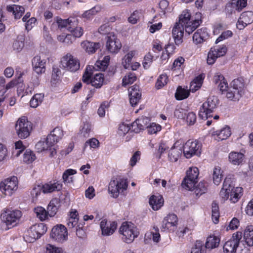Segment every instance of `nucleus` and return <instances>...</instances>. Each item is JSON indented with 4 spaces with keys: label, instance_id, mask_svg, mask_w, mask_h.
I'll return each mask as SVG.
<instances>
[{
    "label": "nucleus",
    "instance_id": "1a4fd4ad",
    "mask_svg": "<svg viewBox=\"0 0 253 253\" xmlns=\"http://www.w3.org/2000/svg\"><path fill=\"white\" fill-rule=\"evenodd\" d=\"M128 182L126 179L120 178L118 180L111 179L108 186V191L114 198L118 197L120 192L126 190Z\"/></svg>",
    "mask_w": 253,
    "mask_h": 253
},
{
    "label": "nucleus",
    "instance_id": "603ef678",
    "mask_svg": "<svg viewBox=\"0 0 253 253\" xmlns=\"http://www.w3.org/2000/svg\"><path fill=\"white\" fill-rule=\"evenodd\" d=\"M68 30L72 33V35L75 39L80 38L84 34L83 29L82 27H77V25L73 26L72 25L69 26Z\"/></svg>",
    "mask_w": 253,
    "mask_h": 253
},
{
    "label": "nucleus",
    "instance_id": "20e7f679",
    "mask_svg": "<svg viewBox=\"0 0 253 253\" xmlns=\"http://www.w3.org/2000/svg\"><path fill=\"white\" fill-rule=\"evenodd\" d=\"M219 100L217 96H211L208 98L206 101L202 104L200 108L198 115L200 118L203 120H207L212 117L213 113L217 108Z\"/></svg>",
    "mask_w": 253,
    "mask_h": 253
},
{
    "label": "nucleus",
    "instance_id": "5fc2aeb1",
    "mask_svg": "<svg viewBox=\"0 0 253 253\" xmlns=\"http://www.w3.org/2000/svg\"><path fill=\"white\" fill-rule=\"evenodd\" d=\"M148 133L149 134H156L162 129L160 125L156 123H149L147 128Z\"/></svg>",
    "mask_w": 253,
    "mask_h": 253
},
{
    "label": "nucleus",
    "instance_id": "9b49d317",
    "mask_svg": "<svg viewBox=\"0 0 253 253\" xmlns=\"http://www.w3.org/2000/svg\"><path fill=\"white\" fill-rule=\"evenodd\" d=\"M22 216V212L19 210H6L1 213V219L8 228L16 225L17 221Z\"/></svg>",
    "mask_w": 253,
    "mask_h": 253
},
{
    "label": "nucleus",
    "instance_id": "7ed1b4c3",
    "mask_svg": "<svg viewBox=\"0 0 253 253\" xmlns=\"http://www.w3.org/2000/svg\"><path fill=\"white\" fill-rule=\"evenodd\" d=\"M64 131L61 127H56L48 134L45 141H40L36 146L40 151L50 149V147L54 146L63 137Z\"/></svg>",
    "mask_w": 253,
    "mask_h": 253
},
{
    "label": "nucleus",
    "instance_id": "bb28decb",
    "mask_svg": "<svg viewBox=\"0 0 253 253\" xmlns=\"http://www.w3.org/2000/svg\"><path fill=\"white\" fill-rule=\"evenodd\" d=\"M231 88L235 90L242 96L245 93L246 84L243 78H238L234 79L231 83Z\"/></svg>",
    "mask_w": 253,
    "mask_h": 253
},
{
    "label": "nucleus",
    "instance_id": "412c9836",
    "mask_svg": "<svg viewBox=\"0 0 253 253\" xmlns=\"http://www.w3.org/2000/svg\"><path fill=\"white\" fill-rule=\"evenodd\" d=\"M210 35L208 29L206 27H203L198 29L193 35V43L196 45L201 44L209 39Z\"/></svg>",
    "mask_w": 253,
    "mask_h": 253
},
{
    "label": "nucleus",
    "instance_id": "5701e85b",
    "mask_svg": "<svg viewBox=\"0 0 253 253\" xmlns=\"http://www.w3.org/2000/svg\"><path fill=\"white\" fill-rule=\"evenodd\" d=\"M231 134V128L228 126H225L220 129L213 131L211 133V135L213 138L218 141L227 139Z\"/></svg>",
    "mask_w": 253,
    "mask_h": 253
},
{
    "label": "nucleus",
    "instance_id": "423d86ee",
    "mask_svg": "<svg viewBox=\"0 0 253 253\" xmlns=\"http://www.w3.org/2000/svg\"><path fill=\"white\" fill-rule=\"evenodd\" d=\"M47 229L44 223H41L33 225L25 233L24 239L26 242L33 243L44 234Z\"/></svg>",
    "mask_w": 253,
    "mask_h": 253
},
{
    "label": "nucleus",
    "instance_id": "9d476101",
    "mask_svg": "<svg viewBox=\"0 0 253 253\" xmlns=\"http://www.w3.org/2000/svg\"><path fill=\"white\" fill-rule=\"evenodd\" d=\"M199 174V169L197 168H189L187 171L186 176L182 182V187L186 190L192 191L198 181Z\"/></svg>",
    "mask_w": 253,
    "mask_h": 253
},
{
    "label": "nucleus",
    "instance_id": "4d7b16f0",
    "mask_svg": "<svg viewBox=\"0 0 253 253\" xmlns=\"http://www.w3.org/2000/svg\"><path fill=\"white\" fill-rule=\"evenodd\" d=\"M61 74L60 69L56 66L52 68L51 83L52 84H55L60 79V76Z\"/></svg>",
    "mask_w": 253,
    "mask_h": 253
},
{
    "label": "nucleus",
    "instance_id": "052dcab7",
    "mask_svg": "<svg viewBox=\"0 0 253 253\" xmlns=\"http://www.w3.org/2000/svg\"><path fill=\"white\" fill-rule=\"evenodd\" d=\"M171 47L172 49H174V45L173 44H168L166 47V52H163L160 57V60L162 64H164L167 62L169 58V53L168 52V49Z\"/></svg>",
    "mask_w": 253,
    "mask_h": 253
},
{
    "label": "nucleus",
    "instance_id": "e433bc0d",
    "mask_svg": "<svg viewBox=\"0 0 253 253\" xmlns=\"http://www.w3.org/2000/svg\"><path fill=\"white\" fill-rule=\"evenodd\" d=\"M220 239L215 236H210L207 239L205 247L207 249H212L218 246Z\"/></svg>",
    "mask_w": 253,
    "mask_h": 253
},
{
    "label": "nucleus",
    "instance_id": "f257e3e1",
    "mask_svg": "<svg viewBox=\"0 0 253 253\" xmlns=\"http://www.w3.org/2000/svg\"><path fill=\"white\" fill-rule=\"evenodd\" d=\"M202 20L192 16L189 10L185 9L179 15L172 29V37L175 43L179 45L183 42L184 30L186 33H192L202 23Z\"/></svg>",
    "mask_w": 253,
    "mask_h": 253
},
{
    "label": "nucleus",
    "instance_id": "aec40b11",
    "mask_svg": "<svg viewBox=\"0 0 253 253\" xmlns=\"http://www.w3.org/2000/svg\"><path fill=\"white\" fill-rule=\"evenodd\" d=\"M253 22V12L246 11L242 13L237 23V27L240 30L243 29L248 25Z\"/></svg>",
    "mask_w": 253,
    "mask_h": 253
},
{
    "label": "nucleus",
    "instance_id": "b1692460",
    "mask_svg": "<svg viewBox=\"0 0 253 253\" xmlns=\"http://www.w3.org/2000/svg\"><path fill=\"white\" fill-rule=\"evenodd\" d=\"M179 142V141H177L175 142L169 152L168 158L171 162H177L181 156L183 150L181 146L177 145Z\"/></svg>",
    "mask_w": 253,
    "mask_h": 253
},
{
    "label": "nucleus",
    "instance_id": "ea45409f",
    "mask_svg": "<svg viewBox=\"0 0 253 253\" xmlns=\"http://www.w3.org/2000/svg\"><path fill=\"white\" fill-rule=\"evenodd\" d=\"M77 173V171L73 169H67L63 173L62 179L65 184L70 183L73 182V175Z\"/></svg>",
    "mask_w": 253,
    "mask_h": 253
},
{
    "label": "nucleus",
    "instance_id": "2f4dec72",
    "mask_svg": "<svg viewBox=\"0 0 253 253\" xmlns=\"http://www.w3.org/2000/svg\"><path fill=\"white\" fill-rule=\"evenodd\" d=\"M6 9L8 12L12 13L16 19H20L25 11L23 6L15 4L7 6Z\"/></svg>",
    "mask_w": 253,
    "mask_h": 253
},
{
    "label": "nucleus",
    "instance_id": "6ab92c4d",
    "mask_svg": "<svg viewBox=\"0 0 253 253\" xmlns=\"http://www.w3.org/2000/svg\"><path fill=\"white\" fill-rule=\"evenodd\" d=\"M117 223L115 221H108L103 219L100 223V226L103 236H110L112 235L117 228Z\"/></svg>",
    "mask_w": 253,
    "mask_h": 253
},
{
    "label": "nucleus",
    "instance_id": "e2e57ef3",
    "mask_svg": "<svg viewBox=\"0 0 253 253\" xmlns=\"http://www.w3.org/2000/svg\"><path fill=\"white\" fill-rule=\"evenodd\" d=\"M153 56L152 53L148 52L147 53L144 58L143 62V66L145 69H148L149 68L153 62Z\"/></svg>",
    "mask_w": 253,
    "mask_h": 253
},
{
    "label": "nucleus",
    "instance_id": "6e6d98bb",
    "mask_svg": "<svg viewBox=\"0 0 253 253\" xmlns=\"http://www.w3.org/2000/svg\"><path fill=\"white\" fill-rule=\"evenodd\" d=\"M138 126L141 130H144L145 128H147L150 122L149 117L146 116H141L136 119Z\"/></svg>",
    "mask_w": 253,
    "mask_h": 253
},
{
    "label": "nucleus",
    "instance_id": "a19ab883",
    "mask_svg": "<svg viewBox=\"0 0 253 253\" xmlns=\"http://www.w3.org/2000/svg\"><path fill=\"white\" fill-rule=\"evenodd\" d=\"M43 93H37L31 98L30 101V106L32 108H36L42 103L44 98Z\"/></svg>",
    "mask_w": 253,
    "mask_h": 253
},
{
    "label": "nucleus",
    "instance_id": "0eeeda50",
    "mask_svg": "<svg viewBox=\"0 0 253 253\" xmlns=\"http://www.w3.org/2000/svg\"><path fill=\"white\" fill-rule=\"evenodd\" d=\"M15 128L18 137L25 139L30 135L33 129L32 124L26 117H22L17 121Z\"/></svg>",
    "mask_w": 253,
    "mask_h": 253
},
{
    "label": "nucleus",
    "instance_id": "7c9ffc66",
    "mask_svg": "<svg viewBox=\"0 0 253 253\" xmlns=\"http://www.w3.org/2000/svg\"><path fill=\"white\" fill-rule=\"evenodd\" d=\"M244 158V154L235 151L231 152L228 156L229 162L234 165H239L243 162Z\"/></svg>",
    "mask_w": 253,
    "mask_h": 253
},
{
    "label": "nucleus",
    "instance_id": "39448f33",
    "mask_svg": "<svg viewBox=\"0 0 253 253\" xmlns=\"http://www.w3.org/2000/svg\"><path fill=\"white\" fill-rule=\"evenodd\" d=\"M119 233L124 242L129 244L137 237L139 232L138 229L131 222H124L120 226Z\"/></svg>",
    "mask_w": 253,
    "mask_h": 253
},
{
    "label": "nucleus",
    "instance_id": "864d4df0",
    "mask_svg": "<svg viewBox=\"0 0 253 253\" xmlns=\"http://www.w3.org/2000/svg\"><path fill=\"white\" fill-rule=\"evenodd\" d=\"M185 59L183 57L180 56L176 58L173 62L171 67L172 71L182 70Z\"/></svg>",
    "mask_w": 253,
    "mask_h": 253
},
{
    "label": "nucleus",
    "instance_id": "49530a36",
    "mask_svg": "<svg viewBox=\"0 0 253 253\" xmlns=\"http://www.w3.org/2000/svg\"><path fill=\"white\" fill-rule=\"evenodd\" d=\"M222 173V171H221V169L219 167L214 169L212 176L213 181L216 185H218L221 182L223 177Z\"/></svg>",
    "mask_w": 253,
    "mask_h": 253
},
{
    "label": "nucleus",
    "instance_id": "6e6552de",
    "mask_svg": "<svg viewBox=\"0 0 253 253\" xmlns=\"http://www.w3.org/2000/svg\"><path fill=\"white\" fill-rule=\"evenodd\" d=\"M202 147V143L197 140H189L182 146L183 154L187 159H190L194 155L200 156Z\"/></svg>",
    "mask_w": 253,
    "mask_h": 253
},
{
    "label": "nucleus",
    "instance_id": "72a5a7b5",
    "mask_svg": "<svg viewBox=\"0 0 253 253\" xmlns=\"http://www.w3.org/2000/svg\"><path fill=\"white\" fill-rule=\"evenodd\" d=\"M204 76L203 74H200L196 77L191 82L190 84V89L192 92L198 90L202 85Z\"/></svg>",
    "mask_w": 253,
    "mask_h": 253
},
{
    "label": "nucleus",
    "instance_id": "f3484780",
    "mask_svg": "<svg viewBox=\"0 0 253 253\" xmlns=\"http://www.w3.org/2000/svg\"><path fill=\"white\" fill-rule=\"evenodd\" d=\"M106 47L107 50L110 53H117L122 47V43L115 34L106 37Z\"/></svg>",
    "mask_w": 253,
    "mask_h": 253
},
{
    "label": "nucleus",
    "instance_id": "774afa93",
    "mask_svg": "<svg viewBox=\"0 0 253 253\" xmlns=\"http://www.w3.org/2000/svg\"><path fill=\"white\" fill-rule=\"evenodd\" d=\"M45 253H64V252L61 248L48 244L46 247Z\"/></svg>",
    "mask_w": 253,
    "mask_h": 253
},
{
    "label": "nucleus",
    "instance_id": "8fccbe9b",
    "mask_svg": "<svg viewBox=\"0 0 253 253\" xmlns=\"http://www.w3.org/2000/svg\"><path fill=\"white\" fill-rule=\"evenodd\" d=\"M225 91H227V98L230 100L234 101H238L242 97L240 94H239L235 90H233L232 88H228Z\"/></svg>",
    "mask_w": 253,
    "mask_h": 253
},
{
    "label": "nucleus",
    "instance_id": "c03bdc74",
    "mask_svg": "<svg viewBox=\"0 0 253 253\" xmlns=\"http://www.w3.org/2000/svg\"><path fill=\"white\" fill-rule=\"evenodd\" d=\"M93 69L94 67L93 66H87L82 78V80L84 83L87 84H91Z\"/></svg>",
    "mask_w": 253,
    "mask_h": 253
},
{
    "label": "nucleus",
    "instance_id": "a211bd4d",
    "mask_svg": "<svg viewBox=\"0 0 253 253\" xmlns=\"http://www.w3.org/2000/svg\"><path fill=\"white\" fill-rule=\"evenodd\" d=\"M67 228L63 225L60 224L54 226L51 230L50 237L54 240L61 242L67 238Z\"/></svg>",
    "mask_w": 253,
    "mask_h": 253
},
{
    "label": "nucleus",
    "instance_id": "4468645a",
    "mask_svg": "<svg viewBox=\"0 0 253 253\" xmlns=\"http://www.w3.org/2000/svg\"><path fill=\"white\" fill-rule=\"evenodd\" d=\"M18 184L17 177L13 176L1 182L0 189L5 196H11L13 192L17 190Z\"/></svg>",
    "mask_w": 253,
    "mask_h": 253
},
{
    "label": "nucleus",
    "instance_id": "69168bd1",
    "mask_svg": "<svg viewBox=\"0 0 253 253\" xmlns=\"http://www.w3.org/2000/svg\"><path fill=\"white\" fill-rule=\"evenodd\" d=\"M99 141L97 139L92 138L85 142L84 149H85L88 146H89L90 148H96L99 146Z\"/></svg>",
    "mask_w": 253,
    "mask_h": 253
},
{
    "label": "nucleus",
    "instance_id": "c9c22d12",
    "mask_svg": "<svg viewBox=\"0 0 253 253\" xmlns=\"http://www.w3.org/2000/svg\"><path fill=\"white\" fill-rule=\"evenodd\" d=\"M104 81V75L102 73L96 74L91 79V85L98 88H100Z\"/></svg>",
    "mask_w": 253,
    "mask_h": 253
},
{
    "label": "nucleus",
    "instance_id": "338daca9",
    "mask_svg": "<svg viewBox=\"0 0 253 253\" xmlns=\"http://www.w3.org/2000/svg\"><path fill=\"white\" fill-rule=\"evenodd\" d=\"M130 130V126L124 123L120 125L118 129V133L120 135H125Z\"/></svg>",
    "mask_w": 253,
    "mask_h": 253
},
{
    "label": "nucleus",
    "instance_id": "dca6fc26",
    "mask_svg": "<svg viewBox=\"0 0 253 253\" xmlns=\"http://www.w3.org/2000/svg\"><path fill=\"white\" fill-rule=\"evenodd\" d=\"M227 51V47L224 45L211 48L208 54L207 63L209 65L213 64L218 57L225 55Z\"/></svg>",
    "mask_w": 253,
    "mask_h": 253
},
{
    "label": "nucleus",
    "instance_id": "13d9d810",
    "mask_svg": "<svg viewBox=\"0 0 253 253\" xmlns=\"http://www.w3.org/2000/svg\"><path fill=\"white\" fill-rule=\"evenodd\" d=\"M36 159L34 153L30 150H26L24 154L23 161L27 164L32 163Z\"/></svg>",
    "mask_w": 253,
    "mask_h": 253
},
{
    "label": "nucleus",
    "instance_id": "a878e982",
    "mask_svg": "<svg viewBox=\"0 0 253 253\" xmlns=\"http://www.w3.org/2000/svg\"><path fill=\"white\" fill-rule=\"evenodd\" d=\"M63 185L59 181H54L52 183L50 181L42 185V192L45 193H50L54 191H59L62 189Z\"/></svg>",
    "mask_w": 253,
    "mask_h": 253
},
{
    "label": "nucleus",
    "instance_id": "393cba45",
    "mask_svg": "<svg viewBox=\"0 0 253 253\" xmlns=\"http://www.w3.org/2000/svg\"><path fill=\"white\" fill-rule=\"evenodd\" d=\"M33 70L38 74H41L45 71V62L41 59V56H35L32 60Z\"/></svg>",
    "mask_w": 253,
    "mask_h": 253
},
{
    "label": "nucleus",
    "instance_id": "c756f323",
    "mask_svg": "<svg viewBox=\"0 0 253 253\" xmlns=\"http://www.w3.org/2000/svg\"><path fill=\"white\" fill-rule=\"evenodd\" d=\"M164 199L162 195H152L149 199V204L154 211L159 210L164 205Z\"/></svg>",
    "mask_w": 253,
    "mask_h": 253
},
{
    "label": "nucleus",
    "instance_id": "f704fd0d",
    "mask_svg": "<svg viewBox=\"0 0 253 253\" xmlns=\"http://www.w3.org/2000/svg\"><path fill=\"white\" fill-rule=\"evenodd\" d=\"M244 238L248 246H253V227L248 226L244 233Z\"/></svg>",
    "mask_w": 253,
    "mask_h": 253
},
{
    "label": "nucleus",
    "instance_id": "4be33fe9",
    "mask_svg": "<svg viewBox=\"0 0 253 253\" xmlns=\"http://www.w3.org/2000/svg\"><path fill=\"white\" fill-rule=\"evenodd\" d=\"M129 102L131 105L133 107L136 106L141 97V93L139 90V86L137 84H134L128 89Z\"/></svg>",
    "mask_w": 253,
    "mask_h": 253
},
{
    "label": "nucleus",
    "instance_id": "de8ad7c7",
    "mask_svg": "<svg viewBox=\"0 0 253 253\" xmlns=\"http://www.w3.org/2000/svg\"><path fill=\"white\" fill-rule=\"evenodd\" d=\"M112 26L109 23H107L102 25L98 29V32L102 35H106V37L111 36V34H115L112 32Z\"/></svg>",
    "mask_w": 253,
    "mask_h": 253
},
{
    "label": "nucleus",
    "instance_id": "473e14b6",
    "mask_svg": "<svg viewBox=\"0 0 253 253\" xmlns=\"http://www.w3.org/2000/svg\"><path fill=\"white\" fill-rule=\"evenodd\" d=\"M57 23L58 27L60 28H67L68 29L69 26L72 25L75 26L78 25V19L75 17H70L67 19H62L61 18L57 19Z\"/></svg>",
    "mask_w": 253,
    "mask_h": 253
},
{
    "label": "nucleus",
    "instance_id": "4c0bfd02",
    "mask_svg": "<svg viewBox=\"0 0 253 253\" xmlns=\"http://www.w3.org/2000/svg\"><path fill=\"white\" fill-rule=\"evenodd\" d=\"M34 211L37 218L41 221L45 220L49 215L47 211L43 207L39 206L35 208Z\"/></svg>",
    "mask_w": 253,
    "mask_h": 253
},
{
    "label": "nucleus",
    "instance_id": "2eb2a0df",
    "mask_svg": "<svg viewBox=\"0 0 253 253\" xmlns=\"http://www.w3.org/2000/svg\"><path fill=\"white\" fill-rule=\"evenodd\" d=\"M178 218L174 213L169 214L163 220L161 231L173 232L177 227Z\"/></svg>",
    "mask_w": 253,
    "mask_h": 253
},
{
    "label": "nucleus",
    "instance_id": "c85d7f7f",
    "mask_svg": "<svg viewBox=\"0 0 253 253\" xmlns=\"http://www.w3.org/2000/svg\"><path fill=\"white\" fill-rule=\"evenodd\" d=\"M81 45L82 47L89 54L95 53L101 47L99 42H94L88 41H83Z\"/></svg>",
    "mask_w": 253,
    "mask_h": 253
},
{
    "label": "nucleus",
    "instance_id": "37998d69",
    "mask_svg": "<svg viewBox=\"0 0 253 253\" xmlns=\"http://www.w3.org/2000/svg\"><path fill=\"white\" fill-rule=\"evenodd\" d=\"M159 14L162 17L166 13L170 12V8L169 6V2L167 0H162L159 2Z\"/></svg>",
    "mask_w": 253,
    "mask_h": 253
},
{
    "label": "nucleus",
    "instance_id": "f8f14e48",
    "mask_svg": "<svg viewBox=\"0 0 253 253\" xmlns=\"http://www.w3.org/2000/svg\"><path fill=\"white\" fill-rule=\"evenodd\" d=\"M61 65L63 69L71 72H75L80 67L79 60L70 53H67L61 59Z\"/></svg>",
    "mask_w": 253,
    "mask_h": 253
},
{
    "label": "nucleus",
    "instance_id": "0e129e2a",
    "mask_svg": "<svg viewBox=\"0 0 253 253\" xmlns=\"http://www.w3.org/2000/svg\"><path fill=\"white\" fill-rule=\"evenodd\" d=\"M42 192V186L38 185L37 186L33 187L31 191V194L32 196L33 200H37L39 196L41 195Z\"/></svg>",
    "mask_w": 253,
    "mask_h": 253
},
{
    "label": "nucleus",
    "instance_id": "680f3d73",
    "mask_svg": "<svg viewBox=\"0 0 253 253\" xmlns=\"http://www.w3.org/2000/svg\"><path fill=\"white\" fill-rule=\"evenodd\" d=\"M186 121L187 124L189 126L193 125L196 122V115L193 112H190L186 113Z\"/></svg>",
    "mask_w": 253,
    "mask_h": 253
},
{
    "label": "nucleus",
    "instance_id": "3c124183",
    "mask_svg": "<svg viewBox=\"0 0 253 253\" xmlns=\"http://www.w3.org/2000/svg\"><path fill=\"white\" fill-rule=\"evenodd\" d=\"M135 51H130L125 55L122 62L125 69H128L130 67L131 64L132 59L135 55Z\"/></svg>",
    "mask_w": 253,
    "mask_h": 253
},
{
    "label": "nucleus",
    "instance_id": "cd10ccee",
    "mask_svg": "<svg viewBox=\"0 0 253 253\" xmlns=\"http://www.w3.org/2000/svg\"><path fill=\"white\" fill-rule=\"evenodd\" d=\"M60 206L61 202L59 199L55 198L51 199L47 207L49 216H54L57 213Z\"/></svg>",
    "mask_w": 253,
    "mask_h": 253
},
{
    "label": "nucleus",
    "instance_id": "09e8293b",
    "mask_svg": "<svg viewBox=\"0 0 253 253\" xmlns=\"http://www.w3.org/2000/svg\"><path fill=\"white\" fill-rule=\"evenodd\" d=\"M135 74L133 73H128L123 78L122 84L123 86H126L129 84H132L136 80Z\"/></svg>",
    "mask_w": 253,
    "mask_h": 253
},
{
    "label": "nucleus",
    "instance_id": "79ce46f5",
    "mask_svg": "<svg viewBox=\"0 0 253 253\" xmlns=\"http://www.w3.org/2000/svg\"><path fill=\"white\" fill-rule=\"evenodd\" d=\"M197 196H200L206 192L207 190V183L203 181H201L195 187L192 188Z\"/></svg>",
    "mask_w": 253,
    "mask_h": 253
},
{
    "label": "nucleus",
    "instance_id": "bf43d9fd",
    "mask_svg": "<svg viewBox=\"0 0 253 253\" xmlns=\"http://www.w3.org/2000/svg\"><path fill=\"white\" fill-rule=\"evenodd\" d=\"M234 1V0H231L226 4L225 10L229 14L235 13L236 11H237V8L235 7L236 5Z\"/></svg>",
    "mask_w": 253,
    "mask_h": 253
},
{
    "label": "nucleus",
    "instance_id": "f03ea898",
    "mask_svg": "<svg viewBox=\"0 0 253 253\" xmlns=\"http://www.w3.org/2000/svg\"><path fill=\"white\" fill-rule=\"evenodd\" d=\"M234 180L232 175H228L225 177L219 195L223 200L229 198L232 203H236L242 196L243 189L240 187H235Z\"/></svg>",
    "mask_w": 253,
    "mask_h": 253
},
{
    "label": "nucleus",
    "instance_id": "ddd939ff",
    "mask_svg": "<svg viewBox=\"0 0 253 253\" xmlns=\"http://www.w3.org/2000/svg\"><path fill=\"white\" fill-rule=\"evenodd\" d=\"M243 234L237 231L232 234V237L227 241L223 246L224 253H235L239 247Z\"/></svg>",
    "mask_w": 253,
    "mask_h": 253
},
{
    "label": "nucleus",
    "instance_id": "58836bf2",
    "mask_svg": "<svg viewBox=\"0 0 253 253\" xmlns=\"http://www.w3.org/2000/svg\"><path fill=\"white\" fill-rule=\"evenodd\" d=\"M190 92L181 86H178L175 93V97L177 100H182L189 97Z\"/></svg>",
    "mask_w": 253,
    "mask_h": 253
},
{
    "label": "nucleus",
    "instance_id": "a18cd8bd",
    "mask_svg": "<svg viewBox=\"0 0 253 253\" xmlns=\"http://www.w3.org/2000/svg\"><path fill=\"white\" fill-rule=\"evenodd\" d=\"M169 81V77L167 74H163L160 75L157 80L155 84L156 88L158 89L162 88L168 84Z\"/></svg>",
    "mask_w": 253,
    "mask_h": 253
}]
</instances>
